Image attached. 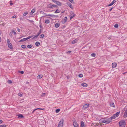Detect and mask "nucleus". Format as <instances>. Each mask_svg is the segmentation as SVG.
Listing matches in <instances>:
<instances>
[{
	"instance_id": "473e14b6",
	"label": "nucleus",
	"mask_w": 127,
	"mask_h": 127,
	"mask_svg": "<svg viewBox=\"0 0 127 127\" xmlns=\"http://www.w3.org/2000/svg\"><path fill=\"white\" fill-rule=\"evenodd\" d=\"M21 47L23 49H25L26 48V46L24 45H22L21 46Z\"/></svg>"
},
{
	"instance_id": "37998d69",
	"label": "nucleus",
	"mask_w": 127,
	"mask_h": 127,
	"mask_svg": "<svg viewBox=\"0 0 127 127\" xmlns=\"http://www.w3.org/2000/svg\"><path fill=\"white\" fill-rule=\"evenodd\" d=\"M59 12V11L58 10H57L55 12V13H58Z\"/></svg>"
},
{
	"instance_id": "b1692460",
	"label": "nucleus",
	"mask_w": 127,
	"mask_h": 127,
	"mask_svg": "<svg viewBox=\"0 0 127 127\" xmlns=\"http://www.w3.org/2000/svg\"><path fill=\"white\" fill-rule=\"evenodd\" d=\"M35 10L34 9H33L31 11V12L33 14L34 13L35 11Z\"/></svg>"
},
{
	"instance_id": "393cba45",
	"label": "nucleus",
	"mask_w": 127,
	"mask_h": 127,
	"mask_svg": "<svg viewBox=\"0 0 127 127\" xmlns=\"http://www.w3.org/2000/svg\"><path fill=\"white\" fill-rule=\"evenodd\" d=\"M39 36V35L37 34V35H35L34 36V37H33V38H32V39H35V38H36L38 36Z\"/></svg>"
},
{
	"instance_id": "72a5a7b5",
	"label": "nucleus",
	"mask_w": 127,
	"mask_h": 127,
	"mask_svg": "<svg viewBox=\"0 0 127 127\" xmlns=\"http://www.w3.org/2000/svg\"><path fill=\"white\" fill-rule=\"evenodd\" d=\"M96 54L95 53H93L91 54V56L92 57H95L96 56Z\"/></svg>"
},
{
	"instance_id": "f704fd0d",
	"label": "nucleus",
	"mask_w": 127,
	"mask_h": 127,
	"mask_svg": "<svg viewBox=\"0 0 127 127\" xmlns=\"http://www.w3.org/2000/svg\"><path fill=\"white\" fill-rule=\"evenodd\" d=\"M6 125L5 124L2 125L0 126V127H6Z\"/></svg>"
},
{
	"instance_id": "6e6d98bb",
	"label": "nucleus",
	"mask_w": 127,
	"mask_h": 127,
	"mask_svg": "<svg viewBox=\"0 0 127 127\" xmlns=\"http://www.w3.org/2000/svg\"><path fill=\"white\" fill-rule=\"evenodd\" d=\"M69 6L71 9H73V6L71 5L70 6Z\"/></svg>"
},
{
	"instance_id": "4468645a",
	"label": "nucleus",
	"mask_w": 127,
	"mask_h": 127,
	"mask_svg": "<svg viewBox=\"0 0 127 127\" xmlns=\"http://www.w3.org/2000/svg\"><path fill=\"white\" fill-rule=\"evenodd\" d=\"M57 5L59 6H61L62 5L61 3L58 1H57L56 3Z\"/></svg>"
},
{
	"instance_id": "6e6552de",
	"label": "nucleus",
	"mask_w": 127,
	"mask_h": 127,
	"mask_svg": "<svg viewBox=\"0 0 127 127\" xmlns=\"http://www.w3.org/2000/svg\"><path fill=\"white\" fill-rule=\"evenodd\" d=\"M116 0H113L112 2L108 5V6H109L113 5L116 2Z\"/></svg>"
},
{
	"instance_id": "f8f14e48",
	"label": "nucleus",
	"mask_w": 127,
	"mask_h": 127,
	"mask_svg": "<svg viewBox=\"0 0 127 127\" xmlns=\"http://www.w3.org/2000/svg\"><path fill=\"white\" fill-rule=\"evenodd\" d=\"M53 4H48L47 5V7L48 8H53Z\"/></svg>"
},
{
	"instance_id": "f257e3e1",
	"label": "nucleus",
	"mask_w": 127,
	"mask_h": 127,
	"mask_svg": "<svg viewBox=\"0 0 127 127\" xmlns=\"http://www.w3.org/2000/svg\"><path fill=\"white\" fill-rule=\"evenodd\" d=\"M111 119L110 118L107 119L106 118H102L99 120L100 123H102L106 124L109 123L111 121Z\"/></svg>"
},
{
	"instance_id": "39448f33",
	"label": "nucleus",
	"mask_w": 127,
	"mask_h": 127,
	"mask_svg": "<svg viewBox=\"0 0 127 127\" xmlns=\"http://www.w3.org/2000/svg\"><path fill=\"white\" fill-rule=\"evenodd\" d=\"M89 104L88 103H87L84 104L83 107L82 109L83 110H85L89 106Z\"/></svg>"
},
{
	"instance_id": "a18cd8bd",
	"label": "nucleus",
	"mask_w": 127,
	"mask_h": 127,
	"mask_svg": "<svg viewBox=\"0 0 127 127\" xmlns=\"http://www.w3.org/2000/svg\"><path fill=\"white\" fill-rule=\"evenodd\" d=\"M22 41H24L27 40L26 38H24L22 39Z\"/></svg>"
},
{
	"instance_id": "cd10ccee",
	"label": "nucleus",
	"mask_w": 127,
	"mask_h": 127,
	"mask_svg": "<svg viewBox=\"0 0 127 127\" xmlns=\"http://www.w3.org/2000/svg\"><path fill=\"white\" fill-rule=\"evenodd\" d=\"M28 14V12L27 11L25 12L23 14V16H26Z\"/></svg>"
},
{
	"instance_id": "4d7b16f0",
	"label": "nucleus",
	"mask_w": 127,
	"mask_h": 127,
	"mask_svg": "<svg viewBox=\"0 0 127 127\" xmlns=\"http://www.w3.org/2000/svg\"><path fill=\"white\" fill-rule=\"evenodd\" d=\"M113 9V8H112V7L109 10V11H111Z\"/></svg>"
},
{
	"instance_id": "c9c22d12",
	"label": "nucleus",
	"mask_w": 127,
	"mask_h": 127,
	"mask_svg": "<svg viewBox=\"0 0 127 127\" xmlns=\"http://www.w3.org/2000/svg\"><path fill=\"white\" fill-rule=\"evenodd\" d=\"M79 77H80L82 78L83 77V75L82 74H79Z\"/></svg>"
},
{
	"instance_id": "de8ad7c7",
	"label": "nucleus",
	"mask_w": 127,
	"mask_h": 127,
	"mask_svg": "<svg viewBox=\"0 0 127 127\" xmlns=\"http://www.w3.org/2000/svg\"><path fill=\"white\" fill-rule=\"evenodd\" d=\"M18 95L20 96L21 97L23 95L22 94H21L20 93H19L18 94Z\"/></svg>"
},
{
	"instance_id": "e433bc0d",
	"label": "nucleus",
	"mask_w": 127,
	"mask_h": 127,
	"mask_svg": "<svg viewBox=\"0 0 127 127\" xmlns=\"http://www.w3.org/2000/svg\"><path fill=\"white\" fill-rule=\"evenodd\" d=\"M114 27L115 28H117L118 27V25L117 24H116L115 25Z\"/></svg>"
},
{
	"instance_id": "0e129e2a",
	"label": "nucleus",
	"mask_w": 127,
	"mask_h": 127,
	"mask_svg": "<svg viewBox=\"0 0 127 127\" xmlns=\"http://www.w3.org/2000/svg\"><path fill=\"white\" fill-rule=\"evenodd\" d=\"M22 42V39L21 40H20L19 41V42Z\"/></svg>"
},
{
	"instance_id": "ea45409f",
	"label": "nucleus",
	"mask_w": 127,
	"mask_h": 127,
	"mask_svg": "<svg viewBox=\"0 0 127 127\" xmlns=\"http://www.w3.org/2000/svg\"><path fill=\"white\" fill-rule=\"evenodd\" d=\"M64 20L65 22H66L67 21V18L66 17H65L64 18Z\"/></svg>"
},
{
	"instance_id": "3c124183",
	"label": "nucleus",
	"mask_w": 127,
	"mask_h": 127,
	"mask_svg": "<svg viewBox=\"0 0 127 127\" xmlns=\"http://www.w3.org/2000/svg\"><path fill=\"white\" fill-rule=\"evenodd\" d=\"M12 82V81L11 80H8V83H11Z\"/></svg>"
},
{
	"instance_id": "09e8293b",
	"label": "nucleus",
	"mask_w": 127,
	"mask_h": 127,
	"mask_svg": "<svg viewBox=\"0 0 127 127\" xmlns=\"http://www.w3.org/2000/svg\"><path fill=\"white\" fill-rule=\"evenodd\" d=\"M17 17V16H16L14 15L12 16V18H16Z\"/></svg>"
},
{
	"instance_id": "9d476101",
	"label": "nucleus",
	"mask_w": 127,
	"mask_h": 127,
	"mask_svg": "<svg viewBox=\"0 0 127 127\" xmlns=\"http://www.w3.org/2000/svg\"><path fill=\"white\" fill-rule=\"evenodd\" d=\"M80 127H85L84 123L83 121L81 122Z\"/></svg>"
},
{
	"instance_id": "79ce46f5",
	"label": "nucleus",
	"mask_w": 127,
	"mask_h": 127,
	"mask_svg": "<svg viewBox=\"0 0 127 127\" xmlns=\"http://www.w3.org/2000/svg\"><path fill=\"white\" fill-rule=\"evenodd\" d=\"M13 32H10V33H9V35L10 36H12V34H13Z\"/></svg>"
},
{
	"instance_id": "4be33fe9",
	"label": "nucleus",
	"mask_w": 127,
	"mask_h": 127,
	"mask_svg": "<svg viewBox=\"0 0 127 127\" xmlns=\"http://www.w3.org/2000/svg\"><path fill=\"white\" fill-rule=\"evenodd\" d=\"M40 44V43L39 42L37 41L35 43V45L36 46H37L39 45Z\"/></svg>"
},
{
	"instance_id": "c03bdc74",
	"label": "nucleus",
	"mask_w": 127,
	"mask_h": 127,
	"mask_svg": "<svg viewBox=\"0 0 127 127\" xmlns=\"http://www.w3.org/2000/svg\"><path fill=\"white\" fill-rule=\"evenodd\" d=\"M28 21L29 22H31V23H32L33 22V21L32 20H28Z\"/></svg>"
},
{
	"instance_id": "680f3d73",
	"label": "nucleus",
	"mask_w": 127,
	"mask_h": 127,
	"mask_svg": "<svg viewBox=\"0 0 127 127\" xmlns=\"http://www.w3.org/2000/svg\"><path fill=\"white\" fill-rule=\"evenodd\" d=\"M20 19L21 20H23V19L22 18H20Z\"/></svg>"
},
{
	"instance_id": "412c9836",
	"label": "nucleus",
	"mask_w": 127,
	"mask_h": 127,
	"mask_svg": "<svg viewBox=\"0 0 127 127\" xmlns=\"http://www.w3.org/2000/svg\"><path fill=\"white\" fill-rule=\"evenodd\" d=\"M33 36V35H31L30 36H28V37L26 38L27 40L31 38Z\"/></svg>"
},
{
	"instance_id": "58836bf2",
	"label": "nucleus",
	"mask_w": 127,
	"mask_h": 127,
	"mask_svg": "<svg viewBox=\"0 0 127 127\" xmlns=\"http://www.w3.org/2000/svg\"><path fill=\"white\" fill-rule=\"evenodd\" d=\"M44 37V36L43 34H42L40 36V38H43Z\"/></svg>"
},
{
	"instance_id": "0eeeda50",
	"label": "nucleus",
	"mask_w": 127,
	"mask_h": 127,
	"mask_svg": "<svg viewBox=\"0 0 127 127\" xmlns=\"http://www.w3.org/2000/svg\"><path fill=\"white\" fill-rule=\"evenodd\" d=\"M8 48L11 49L12 50L13 49V48L12 45L10 43V42L8 40Z\"/></svg>"
},
{
	"instance_id": "423d86ee",
	"label": "nucleus",
	"mask_w": 127,
	"mask_h": 127,
	"mask_svg": "<svg viewBox=\"0 0 127 127\" xmlns=\"http://www.w3.org/2000/svg\"><path fill=\"white\" fill-rule=\"evenodd\" d=\"M73 125L74 127H79V126L77 122L76 121H74L73 122Z\"/></svg>"
},
{
	"instance_id": "603ef678",
	"label": "nucleus",
	"mask_w": 127,
	"mask_h": 127,
	"mask_svg": "<svg viewBox=\"0 0 127 127\" xmlns=\"http://www.w3.org/2000/svg\"><path fill=\"white\" fill-rule=\"evenodd\" d=\"M20 72L22 74H23L24 73V72L23 71H22Z\"/></svg>"
},
{
	"instance_id": "13d9d810",
	"label": "nucleus",
	"mask_w": 127,
	"mask_h": 127,
	"mask_svg": "<svg viewBox=\"0 0 127 127\" xmlns=\"http://www.w3.org/2000/svg\"><path fill=\"white\" fill-rule=\"evenodd\" d=\"M71 52V51H68L67 52V53H70Z\"/></svg>"
},
{
	"instance_id": "c85d7f7f",
	"label": "nucleus",
	"mask_w": 127,
	"mask_h": 127,
	"mask_svg": "<svg viewBox=\"0 0 127 127\" xmlns=\"http://www.w3.org/2000/svg\"><path fill=\"white\" fill-rule=\"evenodd\" d=\"M45 16H50L51 17H53V16H54V15H50V14H49L46 15Z\"/></svg>"
},
{
	"instance_id": "f03ea898",
	"label": "nucleus",
	"mask_w": 127,
	"mask_h": 127,
	"mask_svg": "<svg viewBox=\"0 0 127 127\" xmlns=\"http://www.w3.org/2000/svg\"><path fill=\"white\" fill-rule=\"evenodd\" d=\"M119 124L120 127H125V126L126 123L124 121H120Z\"/></svg>"
},
{
	"instance_id": "a878e982",
	"label": "nucleus",
	"mask_w": 127,
	"mask_h": 127,
	"mask_svg": "<svg viewBox=\"0 0 127 127\" xmlns=\"http://www.w3.org/2000/svg\"><path fill=\"white\" fill-rule=\"evenodd\" d=\"M45 23L46 24H48L50 22V21L48 20H45Z\"/></svg>"
},
{
	"instance_id": "f3484780",
	"label": "nucleus",
	"mask_w": 127,
	"mask_h": 127,
	"mask_svg": "<svg viewBox=\"0 0 127 127\" xmlns=\"http://www.w3.org/2000/svg\"><path fill=\"white\" fill-rule=\"evenodd\" d=\"M81 85L84 87H86L87 86V85L86 83H82L81 84Z\"/></svg>"
},
{
	"instance_id": "dca6fc26",
	"label": "nucleus",
	"mask_w": 127,
	"mask_h": 127,
	"mask_svg": "<svg viewBox=\"0 0 127 127\" xmlns=\"http://www.w3.org/2000/svg\"><path fill=\"white\" fill-rule=\"evenodd\" d=\"M124 116L125 118L127 117V109L126 110Z\"/></svg>"
},
{
	"instance_id": "2f4dec72",
	"label": "nucleus",
	"mask_w": 127,
	"mask_h": 127,
	"mask_svg": "<svg viewBox=\"0 0 127 127\" xmlns=\"http://www.w3.org/2000/svg\"><path fill=\"white\" fill-rule=\"evenodd\" d=\"M60 110L59 109H56V113H58L60 111Z\"/></svg>"
},
{
	"instance_id": "1a4fd4ad",
	"label": "nucleus",
	"mask_w": 127,
	"mask_h": 127,
	"mask_svg": "<svg viewBox=\"0 0 127 127\" xmlns=\"http://www.w3.org/2000/svg\"><path fill=\"white\" fill-rule=\"evenodd\" d=\"M75 14L74 13H71L70 15V19H72L75 16Z\"/></svg>"
},
{
	"instance_id": "bb28decb",
	"label": "nucleus",
	"mask_w": 127,
	"mask_h": 127,
	"mask_svg": "<svg viewBox=\"0 0 127 127\" xmlns=\"http://www.w3.org/2000/svg\"><path fill=\"white\" fill-rule=\"evenodd\" d=\"M38 109H40V110H43V109L42 108H36V109H34L32 111V113H33L34 112L36 111V110H37Z\"/></svg>"
},
{
	"instance_id": "a19ab883",
	"label": "nucleus",
	"mask_w": 127,
	"mask_h": 127,
	"mask_svg": "<svg viewBox=\"0 0 127 127\" xmlns=\"http://www.w3.org/2000/svg\"><path fill=\"white\" fill-rule=\"evenodd\" d=\"M27 47L28 48H30L32 47V46L31 45H28L27 46Z\"/></svg>"
},
{
	"instance_id": "69168bd1",
	"label": "nucleus",
	"mask_w": 127,
	"mask_h": 127,
	"mask_svg": "<svg viewBox=\"0 0 127 127\" xmlns=\"http://www.w3.org/2000/svg\"><path fill=\"white\" fill-rule=\"evenodd\" d=\"M1 37H0V42H1Z\"/></svg>"
},
{
	"instance_id": "7ed1b4c3",
	"label": "nucleus",
	"mask_w": 127,
	"mask_h": 127,
	"mask_svg": "<svg viewBox=\"0 0 127 127\" xmlns=\"http://www.w3.org/2000/svg\"><path fill=\"white\" fill-rule=\"evenodd\" d=\"M120 112H117L116 114H114L112 117H111L110 118L111 119V120L112 119H115L116 117H118L119 114Z\"/></svg>"
},
{
	"instance_id": "2eb2a0df",
	"label": "nucleus",
	"mask_w": 127,
	"mask_h": 127,
	"mask_svg": "<svg viewBox=\"0 0 127 127\" xmlns=\"http://www.w3.org/2000/svg\"><path fill=\"white\" fill-rule=\"evenodd\" d=\"M43 77V75L41 74H40L39 75H38L37 78L38 79H40L41 78Z\"/></svg>"
},
{
	"instance_id": "9b49d317",
	"label": "nucleus",
	"mask_w": 127,
	"mask_h": 127,
	"mask_svg": "<svg viewBox=\"0 0 127 127\" xmlns=\"http://www.w3.org/2000/svg\"><path fill=\"white\" fill-rule=\"evenodd\" d=\"M117 64L115 63H113L112 64V67L113 68H115L116 67Z\"/></svg>"
},
{
	"instance_id": "a211bd4d",
	"label": "nucleus",
	"mask_w": 127,
	"mask_h": 127,
	"mask_svg": "<svg viewBox=\"0 0 127 127\" xmlns=\"http://www.w3.org/2000/svg\"><path fill=\"white\" fill-rule=\"evenodd\" d=\"M110 106L111 107H114L115 105L114 103L111 102L110 103Z\"/></svg>"
},
{
	"instance_id": "20e7f679",
	"label": "nucleus",
	"mask_w": 127,
	"mask_h": 127,
	"mask_svg": "<svg viewBox=\"0 0 127 127\" xmlns=\"http://www.w3.org/2000/svg\"><path fill=\"white\" fill-rule=\"evenodd\" d=\"M64 120L63 119L61 120L58 125V126L62 127L63 125Z\"/></svg>"
},
{
	"instance_id": "864d4df0",
	"label": "nucleus",
	"mask_w": 127,
	"mask_h": 127,
	"mask_svg": "<svg viewBox=\"0 0 127 127\" xmlns=\"http://www.w3.org/2000/svg\"><path fill=\"white\" fill-rule=\"evenodd\" d=\"M52 0L53 2L54 3H56L57 1L56 0Z\"/></svg>"
},
{
	"instance_id": "338daca9",
	"label": "nucleus",
	"mask_w": 127,
	"mask_h": 127,
	"mask_svg": "<svg viewBox=\"0 0 127 127\" xmlns=\"http://www.w3.org/2000/svg\"><path fill=\"white\" fill-rule=\"evenodd\" d=\"M2 61L1 58H0V61Z\"/></svg>"
},
{
	"instance_id": "4c0bfd02",
	"label": "nucleus",
	"mask_w": 127,
	"mask_h": 127,
	"mask_svg": "<svg viewBox=\"0 0 127 127\" xmlns=\"http://www.w3.org/2000/svg\"><path fill=\"white\" fill-rule=\"evenodd\" d=\"M69 6H70L71 5V3H70L69 2H67V3H66Z\"/></svg>"
},
{
	"instance_id": "bf43d9fd",
	"label": "nucleus",
	"mask_w": 127,
	"mask_h": 127,
	"mask_svg": "<svg viewBox=\"0 0 127 127\" xmlns=\"http://www.w3.org/2000/svg\"><path fill=\"white\" fill-rule=\"evenodd\" d=\"M3 122V121L1 120H0V124L2 123Z\"/></svg>"
},
{
	"instance_id": "774afa93",
	"label": "nucleus",
	"mask_w": 127,
	"mask_h": 127,
	"mask_svg": "<svg viewBox=\"0 0 127 127\" xmlns=\"http://www.w3.org/2000/svg\"><path fill=\"white\" fill-rule=\"evenodd\" d=\"M26 83L27 84H29V82H26Z\"/></svg>"
},
{
	"instance_id": "052dcab7",
	"label": "nucleus",
	"mask_w": 127,
	"mask_h": 127,
	"mask_svg": "<svg viewBox=\"0 0 127 127\" xmlns=\"http://www.w3.org/2000/svg\"><path fill=\"white\" fill-rule=\"evenodd\" d=\"M39 27L40 28H42V26L41 25H39Z\"/></svg>"
},
{
	"instance_id": "e2e57ef3",
	"label": "nucleus",
	"mask_w": 127,
	"mask_h": 127,
	"mask_svg": "<svg viewBox=\"0 0 127 127\" xmlns=\"http://www.w3.org/2000/svg\"><path fill=\"white\" fill-rule=\"evenodd\" d=\"M1 31H0V35H1Z\"/></svg>"
},
{
	"instance_id": "ddd939ff",
	"label": "nucleus",
	"mask_w": 127,
	"mask_h": 127,
	"mask_svg": "<svg viewBox=\"0 0 127 127\" xmlns=\"http://www.w3.org/2000/svg\"><path fill=\"white\" fill-rule=\"evenodd\" d=\"M78 40V39H75L72 41V43L73 44L76 43L77 42Z\"/></svg>"
},
{
	"instance_id": "5fc2aeb1",
	"label": "nucleus",
	"mask_w": 127,
	"mask_h": 127,
	"mask_svg": "<svg viewBox=\"0 0 127 127\" xmlns=\"http://www.w3.org/2000/svg\"><path fill=\"white\" fill-rule=\"evenodd\" d=\"M17 31L19 32H20V29H19L18 28L17 29Z\"/></svg>"
},
{
	"instance_id": "8fccbe9b",
	"label": "nucleus",
	"mask_w": 127,
	"mask_h": 127,
	"mask_svg": "<svg viewBox=\"0 0 127 127\" xmlns=\"http://www.w3.org/2000/svg\"><path fill=\"white\" fill-rule=\"evenodd\" d=\"M57 5H53V7H57Z\"/></svg>"
},
{
	"instance_id": "6ab92c4d",
	"label": "nucleus",
	"mask_w": 127,
	"mask_h": 127,
	"mask_svg": "<svg viewBox=\"0 0 127 127\" xmlns=\"http://www.w3.org/2000/svg\"><path fill=\"white\" fill-rule=\"evenodd\" d=\"M17 115L18 116V118H23L24 117L23 115L21 114Z\"/></svg>"
},
{
	"instance_id": "7c9ffc66",
	"label": "nucleus",
	"mask_w": 127,
	"mask_h": 127,
	"mask_svg": "<svg viewBox=\"0 0 127 127\" xmlns=\"http://www.w3.org/2000/svg\"><path fill=\"white\" fill-rule=\"evenodd\" d=\"M70 2L73 4H74V2L73 0H68Z\"/></svg>"
},
{
	"instance_id": "49530a36",
	"label": "nucleus",
	"mask_w": 127,
	"mask_h": 127,
	"mask_svg": "<svg viewBox=\"0 0 127 127\" xmlns=\"http://www.w3.org/2000/svg\"><path fill=\"white\" fill-rule=\"evenodd\" d=\"M12 32H13V33H14V35H16V32H15V31H14L13 30L12 31Z\"/></svg>"
},
{
	"instance_id": "aec40b11",
	"label": "nucleus",
	"mask_w": 127,
	"mask_h": 127,
	"mask_svg": "<svg viewBox=\"0 0 127 127\" xmlns=\"http://www.w3.org/2000/svg\"><path fill=\"white\" fill-rule=\"evenodd\" d=\"M60 25V24L58 23H56L55 25V27L56 28H58Z\"/></svg>"
},
{
	"instance_id": "c756f323",
	"label": "nucleus",
	"mask_w": 127,
	"mask_h": 127,
	"mask_svg": "<svg viewBox=\"0 0 127 127\" xmlns=\"http://www.w3.org/2000/svg\"><path fill=\"white\" fill-rule=\"evenodd\" d=\"M41 29H40L39 30V32L37 33V34L39 35L41 33Z\"/></svg>"
},
{
	"instance_id": "5701e85b",
	"label": "nucleus",
	"mask_w": 127,
	"mask_h": 127,
	"mask_svg": "<svg viewBox=\"0 0 127 127\" xmlns=\"http://www.w3.org/2000/svg\"><path fill=\"white\" fill-rule=\"evenodd\" d=\"M12 2H13V1H11V0H10V2H10V6H11L12 5H13L14 3Z\"/></svg>"
}]
</instances>
